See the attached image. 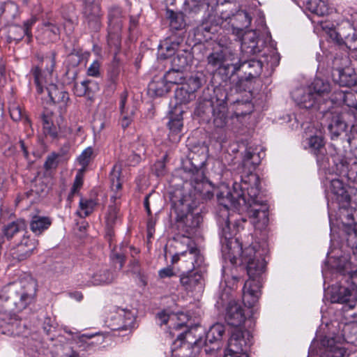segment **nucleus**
<instances>
[{"label": "nucleus", "mask_w": 357, "mask_h": 357, "mask_svg": "<svg viewBox=\"0 0 357 357\" xmlns=\"http://www.w3.org/2000/svg\"><path fill=\"white\" fill-rule=\"evenodd\" d=\"M127 93H123L121 96L120 100V109H121V125L122 128H126L131 123L135 109L134 107H130L126 106Z\"/></svg>", "instance_id": "cd10ccee"}, {"label": "nucleus", "mask_w": 357, "mask_h": 357, "mask_svg": "<svg viewBox=\"0 0 357 357\" xmlns=\"http://www.w3.org/2000/svg\"><path fill=\"white\" fill-rule=\"evenodd\" d=\"M26 227L27 225L24 220H17L5 225L3 234L8 240L17 236L23 238L24 236H27Z\"/></svg>", "instance_id": "393cba45"}, {"label": "nucleus", "mask_w": 357, "mask_h": 357, "mask_svg": "<svg viewBox=\"0 0 357 357\" xmlns=\"http://www.w3.org/2000/svg\"><path fill=\"white\" fill-rule=\"evenodd\" d=\"M172 206L176 214L178 229L184 233L183 236L190 238L195 234L202 221L199 213L195 212L198 202L192 199L190 196H181L177 200H172Z\"/></svg>", "instance_id": "39448f33"}, {"label": "nucleus", "mask_w": 357, "mask_h": 357, "mask_svg": "<svg viewBox=\"0 0 357 357\" xmlns=\"http://www.w3.org/2000/svg\"><path fill=\"white\" fill-rule=\"evenodd\" d=\"M43 128V132L46 135H49L53 139L57 137V128L53 124V121L45 123Z\"/></svg>", "instance_id": "052dcab7"}, {"label": "nucleus", "mask_w": 357, "mask_h": 357, "mask_svg": "<svg viewBox=\"0 0 357 357\" xmlns=\"http://www.w3.org/2000/svg\"><path fill=\"white\" fill-rule=\"evenodd\" d=\"M45 26V34L47 35L50 37V40L53 41L56 39L57 36L59 35L60 29L55 24L52 23H46L44 24Z\"/></svg>", "instance_id": "603ef678"}, {"label": "nucleus", "mask_w": 357, "mask_h": 357, "mask_svg": "<svg viewBox=\"0 0 357 357\" xmlns=\"http://www.w3.org/2000/svg\"><path fill=\"white\" fill-rule=\"evenodd\" d=\"M190 61L191 55L189 52L178 50L172 59V67L183 70L190 64Z\"/></svg>", "instance_id": "72a5a7b5"}, {"label": "nucleus", "mask_w": 357, "mask_h": 357, "mask_svg": "<svg viewBox=\"0 0 357 357\" xmlns=\"http://www.w3.org/2000/svg\"><path fill=\"white\" fill-rule=\"evenodd\" d=\"M100 63L98 61H94L87 69V75L89 76L98 77L100 76Z\"/></svg>", "instance_id": "0e129e2a"}, {"label": "nucleus", "mask_w": 357, "mask_h": 357, "mask_svg": "<svg viewBox=\"0 0 357 357\" xmlns=\"http://www.w3.org/2000/svg\"><path fill=\"white\" fill-rule=\"evenodd\" d=\"M192 190L188 195L182 196H190L192 199H195L199 204L202 199H210L213 197L212 186L205 178L202 170L197 169L190 178Z\"/></svg>", "instance_id": "9d476101"}, {"label": "nucleus", "mask_w": 357, "mask_h": 357, "mask_svg": "<svg viewBox=\"0 0 357 357\" xmlns=\"http://www.w3.org/2000/svg\"><path fill=\"white\" fill-rule=\"evenodd\" d=\"M261 162V155L252 147H248L245 151L243 159V167L248 169L245 176H240L233 183V191L221 190L217 194L218 200L222 207L220 208L217 222L220 235L227 243L228 258L233 264H237L239 256L242 264H246L249 280L243 288V301L245 305L252 307L257 301L261 287L260 276L265 271V254L266 250L260 249L258 243L252 244L243 250L237 238V233L243 228L244 219L238 218L239 215L230 212V208L236 209L248 206V214L255 227H265L268 222V206L259 196V178L252 173Z\"/></svg>", "instance_id": "f257e3e1"}, {"label": "nucleus", "mask_w": 357, "mask_h": 357, "mask_svg": "<svg viewBox=\"0 0 357 357\" xmlns=\"http://www.w3.org/2000/svg\"><path fill=\"white\" fill-rule=\"evenodd\" d=\"M252 17L245 10L237 8L222 9L220 14L216 16L212 13L208 15L199 26L200 31L215 33L218 27L231 24L230 31L234 36H238L243 31V27L250 25Z\"/></svg>", "instance_id": "20e7f679"}, {"label": "nucleus", "mask_w": 357, "mask_h": 357, "mask_svg": "<svg viewBox=\"0 0 357 357\" xmlns=\"http://www.w3.org/2000/svg\"><path fill=\"white\" fill-rule=\"evenodd\" d=\"M50 100L54 103L61 104V107L65 106L68 100V93L62 89H59L54 84H50L45 86Z\"/></svg>", "instance_id": "c85d7f7f"}, {"label": "nucleus", "mask_w": 357, "mask_h": 357, "mask_svg": "<svg viewBox=\"0 0 357 357\" xmlns=\"http://www.w3.org/2000/svg\"><path fill=\"white\" fill-rule=\"evenodd\" d=\"M170 88L165 77L158 80H153L148 86L149 92L155 96H162L166 94L170 90Z\"/></svg>", "instance_id": "473e14b6"}, {"label": "nucleus", "mask_w": 357, "mask_h": 357, "mask_svg": "<svg viewBox=\"0 0 357 357\" xmlns=\"http://www.w3.org/2000/svg\"><path fill=\"white\" fill-rule=\"evenodd\" d=\"M345 44L350 52V56L357 63V36L354 33L351 36L347 37Z\"/></svg>", "instance_id": "8fccbe9b"}, {"label": "nucleus", "mask_w": 357, "mask_h": 357, "mask_svg": "<svg viewBox=\"0 0 357 357\" xmlns=\"http://www.w3.org/2000/svg\"><path fill=\"white\" fill-rule=\"evenodd\" d=\"M328 192L335 196V199L339 202L348 203L350 201V196L343 184V183L337 178L330 181Z\"/></svg>", "instance_id": "bb28decb"}, {"label": "nucleus", "mask_w": 357, "mask_h": 357, "mask_svg": "<svg viewBox=\"0 0 357 357\" xmlns=\"http://www.w3.org/2000/svg\"><path fill=\"white\" fill-rule=\"evenodd\" d=\"M167 17L169 20V26L175 30L181 29L185 26V21L182 13H174L173 10H167Z\"/></svg>", "instance_id": "37998d69"}, {"label": "nucleus", "mask_w": 357, "mask_h": 357, "mask_svg": "<svg viewBox=\"0 0 357 357\" xmlns=\"http://www.w3.org/2000/svg\"><path fill=\"white\" fill-rule=\"evenodd\" d=\"M117 196H112L111 200L114 202V204L109 205L106 215V223L108 227H112L117 221L119 215V208L118 204L115 202Z\"/></svg>", "instance_id": "79ce46f5"}, {"label": "nucleus", "mask_w": 357, "mask_h": 357, "mask_svg": "<svg viewBox=\"0 0 357 357\" xmlns=\"http://www.w3.org/2000/svg\"><path fill=\"white\" fill-rule=\"evenodd\" d=\"M357 211L349 213L344 216L345 221L342 222V232L344 234L348 246L357 250V223L354 222V216Z\"/></svg>", "instance_id": "aec40b11"}, {"label": "nucleus", "mask_w": 357, "mask_h": 357, "mask_svg": "<svg viewBox=\"0 0 357 357\" xmlns=\"http://www.w3.org/2000/svg\"><path fill=\"white\" fill-rule=\"evenodd\" d=\"M333 77L334 81L341 86L351 87L357 84V73L354 68L349 67L335 68Z\"/></svg>", "instance_id": "5701e85b"}, {"label": "nucleus", "mask_w": 357, "mask_h": 357, "mask_svg": "<svg viewBox=\"0 0 357 357\" xmlns=\"http://www.w3.org/2000/svg\"><path fill=\"white\" fill-rule=\"evenodd\" d=\"M38 242L31 239L29 236L23 238L7 253V258L10 259L13 263L20 262L30 257L37 247Z\"/></svg>", "instance_id": "9b49d317"}, {"label": "nucleus", "mask_w": 357, "mask_h": 357, "mask_svg": "<svg viewBox=\"0 0 357 357\" xmlns=\"http://www.w3.org/2000/svg\"><path fill=\"white\" fill-rule=\"evenodd\" d=\"M52 224V220L46 216L33 215L30 222L31 230L36 234L40 235L47 229Z\"/></svg>", "instance_id": "7c9ffc66"}, {"label": "nucleus", "mask_w": 357, "mask_h": 357, "mask_svg": "<svg viewBox=\"0 0 357 357\" xmlns=\"http://www.w3.org/2000/svg\"><path fill=\"white\" fill-rule=\"evenodd\" d=\"M36 291V282L24 273L17 280L4 286L0 291V333L7 335L21 333L20 321L12 315L31 303Z\"/></svg>", "instance_id": "f03ea898"}, {"label": "nucleus", "mask_w": 357, "mask_h": 357, "mask_svg": "<svg viewBox=\"0 0 357 357\" xmlns=\"http://www.w3.org/2000/svg\"><path fill=\"white\" fill-rule=\"evenodd\" d=\"M121 10L118 6H112L109 9V29L121 31L122 27Z\"/></svg>", "instance_id": "f704fd0d"}, {"label": "nucleus", "mask_w": 357, "mask_h": 357, "mask_svg": "<svg viewBox=\"0 0 357 357\" xmlns=\"http://www.w3.org/2000/svg\"><path fill=\"white\" fill-rule=\"evenodd\" d=\"M231 75H233L238 70H242L245 74V79H250L259 76L262 70V60L250 59L237 63H232Z\"/></svg>", "instance_id": "f3484780"}, {"label": "nucleus", "mask_w": 357, "mask_h": 357, "mask_svg": "<svg viewBox=\"0 0 357 357\" xmlns=\"http://www.w3.org/2000/svg\"><path fill=\"white\" fill-rule=\"evenodd\" d=\"M183 108L180 105H174L169 111V121L168 126L170 132L173 134L180 132L183 128Z\"/></svg>", "instance_id": "a878e982"}, {"label": "nucleus", "mask_w": 357, "mask_h": 357, "mask_svg": "<svg viewBox=\"0 0 357 357\" xmlns=\"http://www.w3.org/2000/svg\"><path fill=\"white\" fill-rule=\"evenodd\" d=\"M178 46L177 42H165L159 46L160 56L162 59L172 57L178 51Z\"/></svg>", "instance_id": "c03bdc74"}, {"label": "nucleus", "mask_w": 357, "mask_h": 357, "mask_svg": "<svg viewBox=\"0 0 357 357\" xmlns=\"http://www.w3.org/2000/svg\"><path fill=\"white\" fill-rule=\"evenodd\" d=\"M84 15L86 22L93 31H98L101 26L102 13L100 5L94 0H84Z\"/></svg>", "instance_id": "6ab92c4d"}, {"label": "nucleus", "mask_w": 357, "mask_h": 357, "mask_svg": "<svg viewBox=\"0 0 357 357\" xmlns=\"http://www.w3.org/2000/svg\"><path fill=\"white\" fill-rule=\"evenodd\" d=\"M263 56V63H266L271 67L277 66L279 64L280 56L274 50H271L268 54H264Z\"/></svg>", "instance_id": "864d4df0"}, {"label": "nucleus", "mask_w": 357, "mask_h": 357, "mask_svg": "<svg viewBox=\"0 0 357 357\" xmlns=\"http://www.w3.org/2000/svg\"><path fill=\"white\" fill-rule=\"evenodd\" d=\"M0 9H1V15H3L8 20H14L19 15L18 6L11 1L1 3Z\"/></svg>", "instance_id": "ea45409f"}, {"label": "nucleus", "mask_w": 357, "mask_h": 357, "mask_svg": "<svg viewBox=\"0 0 357 357\" xmlns=\"http://www.w3.org/2000/svg\"><path fill=\"white\" fill-rule=\"evenodd\" d=\"M340 104L333 102L330 106L324 107L320 111V113L323 114V121L328 126L332 139L342 135L347 137L348 129L352 122V119L357 117V115L352 112V108L349 107L353 115L347 112L340 105Z\"/></svg>", "instance_id": "0eeeda50"}, {"label": "nucleus", "mask_w": 357, "mask_h": 357, "mask_svg": "<svg viewBox=\"0 0 357 357\" xmlns=\"http://www.w3.org/2000/svg\"><path fill=\"white\" fill-rule=\"evenodd\" d=\"M303 146L312 153L323 151L325 148L324 138L321 134L310 135L303 141Z\"/></svg>", "instance_id": "c756f323"}, {"label": "nucleus", "mask_w": 357, "mask_h": 357, "mask_svg": "<svg viewBox=\"0 0 357 357\" xmlns=\"http://www.w3.org/2000/svg\"><path fill=\"white\" fill-rule=\"evenodd\" d=\"M93 153V149L91 147H87L77 158V162L82 166L81 169H84V172L86 167L91 160Z\"/></svg>", "instance_id": "49530a36"}, {"label": "nucleus", "mask_w": 357, "mask_h": 357, "mask_svg": "<svg viewBox=\"0 0 357 357\" xmlns=\"http://www.w3.org/2000/svg\"><path fill=\"white\" fill-rule=\"evenodd\" d=\"M139 151V153H135L134 151H132V154L129 155L128 158V164L129 165L135 166L139 163L142 159V155H144L146 153V148L144 145H142L141 149Z\"/></svg>", "instance_id": "5fc2aeb1"}, {"label": "nucleus", "mask_w": 357, "mask_h": 357, "mask_svg": "<svg viewBox=\"0 0 357 357\" xmlns=\"http://www.w3.org/2000/svg\"><path fill=\"white\" fill-rule=\"evenodd\" d=\"M53 323H54V320H52L51 318L47 317L45 319L43 328L44 331L47 334L50 333L52 331V330L54 328Z\"/></svg>", "instance_id": "774afa93"}, {"label": "nucleus", "mask_w": 357, "mask_h": 357, "mask_svg": "<svg viewBox=\"0 0 357 357\" xmlns=\"http://www.w3.org/2000/svg\"><path fill=\"white\" fill-rule=\"evenodd\" d=\"M96 203L92 199H81L79 202V207L81 212L79 215L81 217L88 216L93 210Z\"/></svg>", "instance_id": "de8ad7c7"}, {"label": "nucleus", "mask_w": 357, "mask_h": 357, "mask_svg": "<svg viewBox=\"0 0 357 357\" xmlns=\"http://www.w3.org/2000/svg\"><path fill=\"white\" fill-rule=\"evenodd\" d=\"M317 158V162L319 167L326 169L328 165V158L326 154V149H323V151H319L313 153Z\"/></svg>", "instance_id": "bf43d9fd"}, {"label": "nucleus", "mask_w": 357, "mask_h": 357, "mask_svg": "<svg viewBox=\"0 0 357 357\" xmlns=\"http://www.w3.org/2000/svg\"><path fill=\"white\" fill-rule=\"evenodd\" d=\"M181 243L186 245V249L175 254L172 257V262L182 261L187 271L202 269V271H206L204 256L195 243L188 236H182Z\"/></svg>", "instance_id": "6e6552de"}, {"label": "nucleus", "mask_w": 357, "mask_h": 357, "mask_svg": "<svg viewBox=\"0 0 357 357\" xmlns=\"http://www.w3.org/2000/svg\"><path fill=\"white\" fill-rule=\"evenodd\" d=\"M344 338L342 336L325 337L321 341L323 350L321 357H349L343 346Z\"/></svg>", "instance_id": "4468645a"}, {"label": "nucleus", "mask_w": 357, "mask_h": 357, "mask_svg": "<svg viewBox=\"0 0 357 357\" xmlns=\"http://www.w3.org/2000/svg\"><path fill=\"white\" fill-rule=\"evenodd\" d=\"M91 273H82L77 277V281L81 287H91L93 286V278H91Z\"/></svg>", "instance_id": "4d7b16f0"}, {"label": "nucleus", "mask_w": 357, "mask_h": 357, "mask_svg": "<svg viewBox=\"0 0 357 357\" xmlns=\"http://www.w3.org/2000/svg\"><path fill=\"white\" fill-rule=\"evenodd\" d=\"M10 115L15 121H20L23 116L22 108L17 105H13L10 107Z\"/></svg>", "instance_id": "69168bd1"}, {"label": "nucleus", "mask_w": 357, "mask_h": 357, "mask_svg": "<svg viewBox=\"0 0 357 357\" xmlns=\"http://www.w3.org/2000/svg\"><path fill=\"white\" fill-rule=\"evenodd\" d=\"M241 41V52L247 55L255 54L260 52L258 46V35L254 30L244 31L241 35L236 36Z\"/></svg>", "instance_id": "412c9836"}, {"label": "nucleus", "mask_w": 357, "mask_h": 357, "mask_svg": "<svg viewBox=\"0 0 357 357\" xmlns=\"http://www.w3.org/2000/svg\"><path fill=\"white\" fill-rule=\"evenodd\" d=\"M349 280L351 284V289L344 287H340L337 289L333 288L331 299L332 303H348L349 308L352 309L356 306V303L353 304V298L354 292L357 291V271L351 273Z\"/></svg>", "instance_id": "ddd939ff"}, {"label": "nucleus", "mask_w": 357, "mask_h": 357, "mask_svg": "<svg viewBox=\"0 0 357 357\" xmlns=\"http://www.w3.org/2000/svg\"><path fill=\"white\" fill-rule=\"evenodd\" d=\"M244 308L235 301H230L226 307L225 319L229 325L234 327L241 326L245 321Z\"/></svg>", "instance_id": "4be33fe9"}, {"label": "nucleus", "mask_w": 357, "mask_h": 357, "mask_svg": "<svg viewBox=\"0 0 357 357\" xmlns=\"http://www.w3.org/2000/svg\"><path fill=\"white\" fill-rule=\"evenodd\" d=\"M252 344V336L249 331L235 328L231 332L227 349L229 351L246 354Z\"/></svg>", "instance_id": "f8f14e48"}, {"label": "nucleus", "mask_w": 357, "mask_h": 357, "mask_svg": "<svg viewBox=\"0 0 357 357\" xmlns=\"http://www.w3.org/2000/svg\"><path fill=\"white\" fill-rule=\"evenodd\" d=\"M164 77H165V80L168 82L169 85L174 84H184V81L185 79L183 70L176 69L172 68L169 71H167Z\"/></svg>", "instance_id": "58836bf2"}, {"label": "nucleus", "mask_w": 357, "mask_h": 357, "mask_svg": "<svg viewBox=\"0 0 357 357\" xmlns=\"http://www.w3.org/2000/svg\"><path fill=\"white\" fill-rule=\"evenodd\" d=\"M307 87L312 89V92L318 101L323 104V107L330 106L333 102L344 103L348 107L352 108V112L357 115V91L335 90L329 98L330 83L321 78H315Z\"/></svg>", "instance_id": "423d86ee"}, {"label": "nucleus", "mask_w": 357, "mask_h": 357, "mask_svg": "<svg viewBox=\"0 0 357 357\" xmlns=\"http://www.w3.org/2000/svg\"><path fill=\"white\" fill-rule=\"evenodd\" d=\"M225 331V326L217 323L213 325L205 334L200 326L192 327L188 331L177 335L174 344L181 349L192 348L190 357L199 354L202 356L210 354L215 356L220 347V340Z\"/></svg>", "instance_id": "7ed1b4c3"}, {"label": "nucleus", "mask_w": 357, "mask_h": 357, "mask_svg": "<svg viewBox=\"0 0 357 357\" xmlns=\"http://www.w3.org/2000/svg\"><path fill=\"white\" fill-rule=\"evenodd\" d=\"M212 119L216 128H224L229 119L227 103L223 100H217L212 105Z\"/></svg>", "instance_id": "b1692460"}, {"label": "nucleus", "mask_w": 357, "mask_h": 357, "mask_svg": "<svg viewBox=\"0 0 357 357\" xmlns=\"http://www.w3.org/2000/svg\"><path fill=\"white\" fill-rule=\"evenodd\" d=\"M81 338L83 342L90 345L100 344L103 341V336L100 334H84L82 335Z\"/></svg>", "instance_id": "13d9d810"}, {"label": "nucleus", "mask_w": 357, "mask_h": 357, "mask_svg": "<svg viewBox=\"0 0 357 357\" xmlns=\"http://www.w3.org/2000/svg\"><path fill=\"white\" fill-rule=\"evenodd\" d=\"M238 58L235 56V54L230 49L225 48L220 51L211 53L207 57L208 63L213 68H224L226 70L227 75H231L232 70V63Z\"/></svg>", "instance_id": "2eb2a0df"}, {"label": "nucleus", "mask_w": 357, "mask_h": 357, "mask_svg": "<svg viewBox=\"0 0 357 357\" xmlns=\"http://www.w3.org/2000/svg\"><path fill=\"white\" fill-rule=\"evenodd\" d=\"M33 75L34 77L35 84L36 85V90L38 93L43 92V83L46 82L43 74L39 68L36 67L33 70Z\"/></svg>", "instance_id": "3c124183"}, {"label": "nucleus", "mask_w": 357, "mask_h": 357, "mask_svg": "<svg viewBox=\"0 0 357 357\" xmlns=\"http://www.w3.org/2000/svg\"><path fill=\"white\" fill-rule=\"evenodd\" d=\"M307 10L319 16H324L328 13V8L321 0H301Z\"/></svg>", "instance_id": "2f4dec72"}, {"label": "nucleus", "mask_w": 357, "mask_h": 357, "mask_svg": "<svg viewBox=\"0 0 357 357\" xmlns=\"http://www.w3.org/2000/svg\"><path fill=\"white\" fill-rule=\"evenodd\" d=\"M120 170L121 167L115 165L111 172V185L113 190H119L121 188V183L120 181Z\"/></svg>", "instance_id": "09e8293b"}, {"label": "nucleus", "mask_w": 357, "mask_h": 357, "mask_svg": "<svg viewBox=\"0 0 357 357\" xmlns=\"http://www.w3.org/2000/svg\"><path fill=\"white\" fill-rule=\"evenodd\" d=\"M38 18L36 16L33 15L29 20L24 22L23 26H15L13 29L15 31H18L20 34L18 36H15L13 38L15 40H20L24 36H28L29 38L31 37V29L32 26L37 22Z\"/></svg>", "instance_id": "4c0bfd02"}, {"label": "nucleus", "mask_w": 357, "mask_h": 357, "mask_svg": "<svg viewBox=\"0 0 357 357\" xmlns=\"http://www.w3.org/2000/svg\"><path fill=\"white\" fill-rule=\"evenodd\" d=\"M202 269L199 271H187L180 278L181 284L189 291L200 292L204 288V273Z\"/></svg>", "instance_id": "a211bd4d"}, {"label": "nucleus", "mask_w": 357, "mask_h": 357, "mask_svg": "<svg viewBox=\"0 0 357 357\" xmlns=\"http://www.w3.org/2000/svg\"><path fill=\"white\" fill-rule=\"evenodd\" d=\"M120 71L121 70L119 61L116 60V56H114V61L110 65L107 72V79L109 82V87L112 90L115 89L116 84L119 80Z\"/></svg>", "instance_id": "a19ab883"}, {"label": "nucleus", "mask_w": 357, "mask_h": 357, "mask_svg": "<svg viewBox=\"0 0 357 357\" xmlns=\"http://www.w3.org/2000/svg\"><path fill=\"white\" fill-rule=\"evenodd\" d=\"M204 82V75L202 73H196L191 75L187 82L176 89L175 105L182 106L193 100L195 98V93L202 86Z\"/></svg>", "instance_id": "1a4fd4ad"}, {"label": "nucleus", "mask_w": 357, "mask_h": 357, "mask_svg": "<svg viewBox=\"0 0 357 357\" xmlns=\"http://www.w3.org/2000/svg\"><path fill=\"white\" fill-rule=\"evenodd\" d=\"M58 155L55 153H52L48 155L46 161L45 162L44 167L47 170L54 169L58 165Z\"/></svg>", "instance_id": "e2e57ef3"}, {"label": "nucleus", "mask_w": 357, "mask_h": 357, "mask_svg": "<svg viewBox=\"0 0 357 357\" xmlns=\"http://www.w3.org/2000/svg\"><path fill=\"white\" fill-rule=\"evenodd\" d=\"M120 31H116L114 29H108L107 43L111 50L114 51V56H116L121 47Z\"/></svg>", "instance_id": "a18cd8bd"}, {"label": "nucleus", "mask_w": 357, "mask_h": 357, "mask_svg": "<svg viewBox=\"0 0 357 357\" xmlns=\"http://www.w3.org/2000/svg\"><path fill=\"white\" fill-rule=\"evenodd\" d=\"M210 0H185V10L188 13H198L205 9H209Z\"/></svg>", "instance_id": "c9c22d12"}, {"label": "nucleus", "mask_w": 357, "mask_h": 357, "mask_svg": "<svg viewBox=\"0 0 357 357\" xmlns=\"http://www.w3.org/2000/svg\"><path fill=\"white\" fill-rule=\"evenodd\" d=\"M90 82H91L89 80H84L79 83L78 82L75 83L74 88H73L74 93L77 96H79V97H82V96H84V95H86L87 91L89 90L88 85Z\"/></svg>", "instance_id": "6e6d98bb"}, {"label": "nucleus", "mask_w": 357, "mask_h": 357, "mask_svg": "<svg viewBox=\"0 0 357 357\" xmlns=\"http://www.w3.org/2000/svg\"><path fill=\"white\" fill-rule=\"evenodd\" d=\"M84 172V169H79L78 170V172L76 174L75 181H74L73 186L71 190V192L73 194L77 192L78 189L82 185V183H83L82 176H83Z\"/></svg>", "instance_id": "680f3d73"}, {"label": "nucleus", "mask_w": 357, "mask_h": 357, "mask_svg": "<svg viewBox=\"0 0 357 357\" xmlns=\"http://www.w3.org/2000/svg\"><path fill=\"white\" fill-rule=\"evenodd\" d=\"M93 286L107 284L114 279L113 273L108 270H101L98 272L92 273Z\"/></svg>", "instance_id": "e433bc0d"}, {"label": "nucleus", "mask_w": 357, "mask_h": 357, "mask_svg": "<svg viewBox=\"0 0 357 357\" xmlns=\"http://www.w3.org/2000/svg\"><path fill=\"white\" fill-rule=\"evenodd\" d=\"M291 97L301 108H314L320 112L324 107L312 92V89L307 86L296 89L292 91Z\"/></svg>", "instance_id": "dca6fc26"}, {"label": "nucleus", "mask_w": 357, "mask_h": 357, "mask_svg": "<svg viewBox=\"0 0 357 357\" xmlns=\"http://www.w3.org/2000/svg\"><path fill=\"white\" fill-rule=\"evenodd\" d=\"M132 271L139 276V281H140L142 285L146 286L147 284V280H146V277L144 275H142L140 272L138 261H134L133 268H132Z\"/></svg>", "instance_id": "338daca9"}]
</instances>
